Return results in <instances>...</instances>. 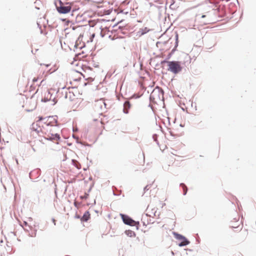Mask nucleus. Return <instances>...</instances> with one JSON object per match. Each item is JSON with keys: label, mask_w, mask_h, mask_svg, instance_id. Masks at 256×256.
I'll use <instances>...</instances> for the list:
<instances>
[{"label": "nucleus", "mask_w": 256, "mask_h": 256, "mask_svg": "<svg viewBox=\"0 0 256 256\" xmlns=\"http://www.w3.org/2000/svg\"><path fill=\"white\" fill-rule=\"evenodd\" d=\"M50 118H52V117L48 118L44 122V127L42 129L43 132L41 136H43L48 140H58L60 138L59 135L54 132L52 126H50V122H48V120Z\"/></svg>", "instance_id": "nucleus-1"}, {"label": "nucleus", "mask_w": 256, "mask_h": 256, "mask_svg": "<svg viewBox=\"0 0 256 256\" xmlns=\"http://www.w3.org/2000/svg\"><path fill=\"white\" fill-rule=\"evenodd\" d=\"M48 118H43L39 116L38 117V120L34 122L32 124L31 130L32 132H35L39 136H41L44 127V122Z\"/></svg>", "instance_id": "nucleus-2"}, {"label": "nucleus", "mask_w": 256, "mask_h": 256, "mask_svg": "<svg viewBox=\"0 0 256 256\" xmlns=\"http://www.w3.org/2000/svg\"><path fill=\"white\" fill-rule=\"evenodd\" d=\"M166 62L168 64V70L176 74L182 70L180 63L177 61H164L162 63Z\"/></svg>", "instance_id": "nucleus-3"}, {"label": "nucleus", "mask_w": 256, "mask_h": 256, "mask_svg": "<svg viewBox=\"0 0 256 256\" xmlns=\"http://www.w3.org/2000/svg\"><path fill=\"white\" fill-rule=\"evenodd\" d=\"M78 30L82 32L80 33L79 36L80 38H86L90 37V41L92 42L93 38L94 37L95 34L94 32H91L90 28H84V26H80L78 28Z\"/></svg>", "instance_id": "nucleus-4"}, {"label": "nucleus", "mask_w": 256, "mask_h": 256, "mask_svg": "<svg viewBox=\"0 0 256 256\" xmlns=\"http://www.w3.org/2000/svg\"><path fill=\"white\" fill-rule=\"evenodd\" d=\"M46 66V67L49 66L48 64H46V65L40 64V66L37 70L35 72V76L32 79V82L34 83L42 80L44 76V72L43 68V66Z\"/></svg>", "instance_id": "nucleus-5"}, {"label": "nucleus", "mask_w": 256, "mask_h": 256, "mask_svg": "<svg viewBox=\"0 0 256 256\" xmlns=\"http://www.w3.org/2000/svg\"><path fill=\"white\" fill-rule=\"evenodd\" d=\"M56 8L58 12L60 14H67L70 12L72 7L68 4H64L60 2V6H56Z\"/></svg>", "instance_id": "nucleus-6"}, {"label": "nucleus", "mask_w": 256, "mask_h": 256, "mask_svg": "<svg viewBox=\"0 0 256 256\" xmlns=\"http://www.w3.org/2000/svg\"><path fill=\"white\" fill-rule=\"evenodd\" d=\"M122 218L124 222L126 224L131 226H134L136 224L137 222L132 220L128 216L124 214H121Z\"/></svg>", "instance_id": "nucleus-7"}, {"label": "nucleus", "mask_w": 256, "mask_h": 256, "mask_svg": "<svg viewBox=\"0 0 256 256\" xmlns=\"http://www.w3.org/2000/svg\"><path fill=\"white\" fill-rule=\"evenodd\" d=\"M36 101L32 98H30L29 100H27L26 102V106L28 108V111L32 110V109L36 107Z\"/></svg>", "instance_id": "nucleus-8"}, {"label": "nucleus", "mask_w": 256, "mask_h": 256, "mask_svg": "<svg viewBox=\"0 0 256 256\" xmlns=\"http://www.w3.org/2000/svg\"><path fill=\"white\" fill-rule=\"evenodd\" d=\"M131 105L128 101H126L124 104L123 111L125 114L128 113V110L130 108Z\"/></svg>", "instance_id": "nucleus-9"}, {"label": "nucleus", "mask_w": 256, "mask_h": 256, "mask_svg": "<svg viewBox=\"0 0 256 256\" xmlns=\"http://www.w3.org/2000/svg\"><path fill=\"white\" fill-rule=\"evenodd\" d=\"M90 217V214L89 212L86 211L84 212L83 216L81 218L80 220L82 222H86L88 221Z\"/></svg>", "instance_id": "nucleus-10"}, {"label": "nucleus", "mask_w": 256, "mask_h": 256, "mask_svg": "<svg viewBox=\"0 0 256 256\" xmlns=\"http://www.w3.org/2000/svg\"><path fill=\"white\" fill-rule=\"evenodd\" d=\"M95 106H100L102 108L103 106H106V104L103 100L100 99V100L96 102Z\"/></svg>", "instance_id": "nucleus-11"}, {"label": "nucleus", "mask_w": 256, "mask_h": 256, "mask_svg": "<svg viewBox=\"0 0 256 256\" xmlns=\"http://www.w3.org/2000/svg\"><path fill=\"white\" fill-rule=\"evenodd\" d=\"M180 186L182 188L183 192H184V195L186 194L187 192V191H188L187 187L184 184H180Z\"/></svg>", "instance_id": "nucleus-12"}, {"label": "nucleus", "mask_w": 256, "mask_h": 256, "mask_svg": "<svg viewBox=\"0 0 256 256\" xmlns=\"http://www.w3.org/2000/svg\"><path fill=\"white\" fill-rule=\"evenodd\" d=\"M72 163L74 164L76 166V168L78 169H80L81 168V165L80 164L75 160H72Z\"/></svg>", "instance_id": "nucleus-13"}, {"label": "nucleus", "mask_w": 256, "mask_h": 256, "mask_svg": "<svg viewBox=\"0 0 256 256\" xmlns=\"http://www.w3.org/2000/svg\"><path fill=\"white\" fill-rule=\"evenodd\" d=\"M96 125L100 128H103V124L101 121H97L96 122Z\"/></svg>", "instance_id": "nucleus-14"}, {"label": "nucleus", "mask_w": 256, "mask_h": 256, "mask_svg": "<svg viewBox=\"0 0 256 256\" xmlns=\"http://www.w3.org/2000/svg\"><path fill=\"white\" fill-rule=\"evenodd\" d=\"M160 89L159 88H158L157 89H154L152 92L151 94V96H152L154 97V94L156 92L158 91V92H160Z\"/></svg>", "instance_id": "nucleus-15"}, {"label": "nucleus", "mask_w": 256, "mask_h": 256, "mask_svg": "<svg viewBox=\"0 0 256 256\" xmlns=\"http://www.w3.org/2000/svg\"><path fill=\"white\" fill-rule=\"evenodd\" d=\"M46 94H47V97H46V99H44V101H45V102L48 101V100H50V98H48V96L50 95V92H46V94H45V95H46Z\"/></svg>", "instance_id": "nucleus-16"}, {"label": "nucleus", "mask_w": 256, "mask_h": 256, "mask_svg": "<svg viewBox=\"0 0 256 256\" xmlns=\"http://www.w3.org/2000/svg\"><path fill=\"white\" fill-rule=\"evenodd\" d=\"M188 242H182L180 244V246H185V245L188 244Z\"/></svg>", "instance_id": "nucleus-17"}, {"label": "nucleus", "mask_w": 256, "mask_h": 256, "mask_svg": "<svg viewBox=\"0 0 256 256\" xmlns=\"http://www.w3.org/2000/svg\"><path fill=\"white\" fill-rule=\"evenodd\" d=\"M231 226L232 228H237V227H238V226H235V224H234V225H232Z\"/></svg>", "instance_id": "nucleus-18"}, {"label": "nucleus", "mask_w": 256, "mask_h": 256, "mask_svg": "<svg viewBox=\"0 0 256 256\" xmlns=\"http://www.w3.org/2000/svg\"><path fill=\"white\" fill-rule=\"evenodd\" d=\"M231 226L232 228H237V227H238V226H235V224H234V225H232Z\"/></svg>", "instance_id": "nucleus-19"}, {"label": "nucleus", "mask_w": 256, "mask_h": 256, "mask_svg": "<svg viewBox=\"0 0 256 256\" xmlns=\"http://www.w3.org/2000/svg\"><path fill=\"white\" fill-rule=\"evenodd\" d=\"M176 43H177L178 41V34L176 35Z\"/></svg>", "instance_id": "nucleus-20"}, {"label": "nucleus", "mask_w": 256, "mask_h": 256, "mask_svg": "<svg viewBox=\"0 0 256 256\" xmlns=\"http://www.w3.org/2000/svg\"><path fill=\"white\" fill-rule=\"evenodd\" d=\"M206 17V16L205 15H202V18H205Z\"/></svg>", "instance_id": "nucleus-21"}, {"label": "nucleus", "mask_w": 256, "mask_h": 256, "mask_svg": "<svg viewBox=\"0 0 256 256\" xmlns=\"http://www.w3.org/2000/svg\"><path fill=\"white\" fill-rule=\"evenodd\" d=\"M24 224L26 226L27 225V223L26 222H24Z\"/></svg>", "instance_id": "nucleus-22"}, {"label": "nucleus", "mask_w": 256, "mask_h": 256, "mask_svg": "<svg viewBox=\"0 0 256 256\" xmlns=\"http://www.w3.org/2000/svg\"><path fill=\"white\" fill-rule=\"evenodd\" d=\"M164 205H166V204H165V203H164V204H162V206H164Z\"/></svg>", "instance_id": "nucleus-23"}]
</instances>
